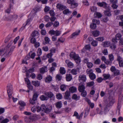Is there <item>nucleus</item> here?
Instances as JSON below:
<instances>
[{"label":"nucleus","mask_w":123,"mask_h":123,"mask_svg":"<svg viewBox=\"0 0 123 123\" xmlns=\"http://www.w3.org/2000/svg\"><path fill=\"white\" fill-rule=\"evenodd\" d=\"M15 46H11V44L9 43L6 47L2 48H0V56L2 55L4 57L2 58L1 61L2 62H4L6 58L10 56L11 55Z\"/></svg>","instance_id":"1"},{"label":"nucleus","mask_w":123,"mask_h":123,"mask_svg":"<svg viewBox=\"0 0 123 123\" xmlns=\"http://www.w3.org/2000/svg\"><path fill=\"white\" fill-rule=\"evenodd\" d=\"M70 56L74 59L77 63H78L80 62V58L78 55L76 54L74 52H72L70 54Z\"/></svg>","instance_id":"2"},{"label":"nucleus","mask_w":123,"mask_h":123,"mask_svg":"<svg viewBox=\"0 0 123 123\" xmlns=\"http://www.w3.org/2000/svg\"><path fill=\"white\" fill-rule=\"evenodd\" d=\"M42 109H43V111L45 113L48 114L50 113L52 109V107L50 105L45 106L44 105V106H42Z\"/></svg>","instance_id":"3"},{"label":"nucleus","mask_w":123,"mask_h":123,"mask_svg":"<svg viewBox=\"0 0 123 123\" xmlns=\"http://www.w3.org/2000/svg\"><path fill=\"white\" fill-rule=\"evenodd\" d=\"M7 92L8 94L9 99L11 97V95L12 93L13 89L12 85L11 84H8L7 86Z\"/></svg>","instance_id":"4"},{"label":"nucleus","mask_w":123,"mask_h":123,"mask_svg":"<svg viewBox=\"0 0 123 123\" xmlns=\"http://www.w3.org/2000/svg\"><path fill=\"white\" fill-rule=\"evenodd\" d=\"M67 3L71 5V6L74 8L77 7L78 5V3L75 2L74 0H68Z\"/></svg>","instance_id":"5"},{"label":"nucleus","mask_w":123,"mask_h":123,"mask_svg":"<svg viewBox=\"0 0 123 123\" xmlns=\"http://www.w3.org/2000/svg\"><path fill=\"white\" fill-rule=\"evenodd\" d=\"M122 35L120 33L117 34L115 36V38H113L112 39V41L114 43H116L120 39Z\"/></svg>","instance_id":"6"},{"label":"nucleus","mask_w":123,"mask_h":123,"mask_svg":"<svg viewBox=\"0 0 123 123\" xmlns=\"http://www.w3.org/2000/svg\"><path fill=\"white\" fill-rule=\"evenodd\" d=\"M97 4L100 7H103L105 8H107L108 5L105 2L103 1L101 2H98L97 3Z\"/></svg>","instance_id":"7"},{"label":"nucleus","mask_w":123,"mask_h":123,"mask_svg":"<svg viewBox=\"0 0 123 123\" xmlns=\"http://www.w3.org/2000/svg\"><path fill=\"white\" fill-rule=\"evenodd\" d=\"M64 97L66 99L68 100H70L71 99V98L70 92L68 91H66L65 93Z\"/></svg>","instance_id":"8"},{"label":"nucleus","mask_w":123,"mask_h":123,"mask_svg":"<svg viewBox=\"0 0 123 123\" xmlns=\"http://www.w3.org/2000/svg\"><path fill=\"white\" fill-rule=\"evenodd\" d=\"M86 77L85 75H80L79 77V80L81 82H84L86 81Z\"/></svg>","instance_id":"9"},{"label":"nucleus","mask_w":123,"mask_h":123,"mask_svg":"<svg viewBox=\"0 0 123 123\" xmlns=\"http://www.w3.org/2000/svg\"><path fill=\"white\" fill-rule=\"evenodd\" d=\"M115 100L112 98H109L108 101L107 105L111 107L115 103Z\"/></svg>","instance_id":"10"},{"label":"nucleus","mask_w":123,"mask_h":123,"mask_svg":"<svg viewBox=\"0 0 123 123\" xmlns=\"http://www.w3.org/2000/svg\"><path fill=\"white\" fill-rule=\"evenodd\" d=\"M56 7L57 8L62 10H63L67 8L66 6H63V5L60 3H58L57 4Z\"/></svg>","instance_id":"11"},{"label":"nucleus","mask_w":123,"mask_h":123,"mask_svg":"<svg viewBox=\"0 0 123 123\" xmlns=\"http://www.w3.org/2000/svg\"><path fill=\"white\" fill-rule=\"evenodd\" d=\"M111 107L107 104L106 105L104 108V114H106L109 111Z\"/></svg>","instance_id":"12"},{"label":"nucleus","mask_w":123,"mask_h":123,"mask_svg":"<svg viewBox=\"0 0 123 123\" xmlns=\"http://www.w3.org/2000/svg\"><path fill=\"white\" fill-rule=\"evenodd\" d=\"M69 92L73 93L77 91V88L74 86H72L69 88Z\"/></svg>","instance_id":"13"},{"label":"nucleus","mask_w":123,"mask_h":123,"mask_svg":"<svg viewBox=\"0 0 123 123\" xmlns=\"http://www.w3.org/2000/svg\"><path fill=\"white\" fill-rule=\"evenodd\" d=\"M18 103L19 105L21 106L19 107V108L21 110H22L23 108V107L25 106L26 104L24 101H20L18 102Z\"/></svg>","instance_id":"14"},{"label":"nucleus","mask_w":123,"mask_h":123,"mask_svg":"<svg viewBox=\"0 0 123 123\" xmlns=\"http://www.w3.org/2000/svg\"><path fill=\"white\" fill-rule=\"evenodd\" d=\"M110 42L109 41H105L102 43V45L104 47H108L110 45Z\"/></svg>","instance_id":"15"},{"label":"nucleus","mask_w":123,"mask_h":123,"mask_svg":"<svg viewBox=\"0 0 123 123\" xmlns=\"http://www.w3.org/2000/svg\"><path fill=\"white\" fill-rule=\"evenodd\" d=\"M65 62L67 64L68 67L70 68H72L73 67L74 64L68 60H66Z\"/></svg>","instance_id":"16"},{"label":"nucleus","mask_w":123,"mask_h":123,"mask_svg":"<svg viewBox=\"0 0 123 123\" xmlns=\"http://www.w3.org/2000/svg\"><path fill=\"white\" fill-rule=\"evenodd\" d=\"M33 119L32 117L30 116L29 118L26 117L25 119V122L27 123H30V122Z\"/></svg>","instance_id":"17"},{"label":"nucleus","mask_w":123,"mask_h":123,"mask_svg":"<svg viewBox=\"0 0 123 123\" xmlns=\"http://www.w3.org/2000/svg\"><path fill=\"white\" fill-rule=\"evenodd\" d=\"M47 70V68L46 67H43L40 69V72L41 74H44Z\"/></svg>","instance_id":"18"},{"label":"nucleus","mask_w":123,"mask_h":123,"mask_svg":"<svg viewBox=\"0 0 123 123\" xmlns=\"http://www.w3.org/2000/svg\"><path fill=\"white\" fill-rule=\"evenodd\" d=\"M4 20L6 21H10L12 20V16L11 15H10L4 18Z\"/></svg>","instance_id":"19"},{"label":"nucleus","mask_w":123,"mask_h":123,"mask_svg":"<svg viewBox=\"0 0 123 123\" xmlns=\"http://www.w3.org/2000/svg\"><path fill=\"white\" fill-rule=\"evenodd\" d=\"M44 94L45 95L47 96L49 98H52L54 96L53 94L50 92L45 93Z\"/></svg>","instance_id":"20"},{"label":"nucleus","mask_w":123,"mask_h":123,"mask_svg":"<svg viewBox=\"0 0 123 123\" xmlns=\"http://www.w3.org/2000/svg\"><path fill=\"white\" fill-rule=\"evenodd\" d=\"M63 13L65 15H68L72 13V12L70 11L68 9H66L63 11Z\"/></svg>","instance_id":"21"},{"label":"nucleus","mask_w":123,"mask_h":123,"mask_svg":"<svg viewBox=\"0 0 123 123\" xmlns=\"http://www.w3.org/2000/svg\"><path fill=\"white\" fill-rule=\"evenodd\" d=\"M85 87L82 84L79 86L78 87V90L80 92H82V91H85Z\"/></svg>","instance_id":"22"},{"label":"nucleus","mask_w":123,"mask_h":123,"mask_svg":"<svg viewBox=\"0 0 123 123\" xmlns=\"http://www.w3.org/2000/svg\"><path fill=\"white\" fill-rule=\"evenodd\" d=\"M32 84L36 86H38L40 85V82L38 81H32Z\"/></svg>","instance_id":"23"},{"label":"nucleus","mask_w":123,"mask_h":123,"mask_svg":"<svg viewBox=\"0 0 123 123\" xmlns=\"http://www.w3.org/2000/svg\"><path fill=\"white\" fill-rule=\"evenodd\" d=\"M56 107L58 108H61L62 106V104L61 101L57 102L55 104Z\"/></svg>","instance_id":"24"},{"label":"nucleus","mask_w":123,"mask_h":123,"mask_svg":"<svg viewBox=\"0 0 123 123\" xmlns=\"http://www.w3.org/2000/svg\"><path fill=\"white\" fill-rule=\"evenodd\" d=\"M92 33L94 36L96 37L99 35V31L96 30L93 31L92 32Z\"/></svg>","instance_id":"25"},{"label":"nucleus","mask_w":123,"mask_h":123,"mask_svg":"<svg viewBox=\"0 0 123 123\" xmlns=\"http://www.w3.org/2000/svg\"><path fill=\"white\" fill-rule=\"evenodd\" d=\"M72 79V76L70 74H67L66 75V79L67 81H70Z\"/></svg>","instance_id":"26"},{"label":"nucleus","mask_w":123,"mask_h":123,"mask_svg":"<svg viewBox=\"0 0 123 123\" xmlns=\"http://www.w3.org/2000/svg\"><path fill=\"white\" fill-rule=\"evenodd\" d=\"M94 16L95 17L100 18L102 17V15L100 13L96 12L94 13Z\"/></svg>","instance_id":"27"},{"label":"nucleus","mask_w":123,"mask_h":123,"mask_svg":"<svg viewBox=\"0 0 123 123\" xmlns=\"http://www.w3.org/2000/svg\"><path fill=\"white\" fill-rule=\"evenodd\" d=\"M52 78L50 75L48 76L46 78L45 81L46 82H49L52 80Z\"/></svg>","instance_id":"28"},{"label":"nucleus","mask_w":123,"mask_h":123,"mask_svg":"<svg viewBox=\"0 0 123 123\" xmlns=\"http://www.w3.org/2000/svg\"><path fill=\"white\" fill-rule=\"evenodd\" d=\"M67 86L63 84L61 85L60 87V88L61 90L63 91L65 90Z\"/></svg>","instance_id":"29"},{"label":"nucleus","mask_w":123,"mask_h":123,"mask_svg":"<svg viewBox=\"0 0 123 123\" xmlns=\"http://www.w3.org/2000/svg\"><path fill=\"white\" fill-rule=\"evenodd\" d=\"M103 75L104 77V80H106L108 79L110 77V75L109 74H103Z\"/></svg>","instance_id":"30"},{"label":"nucleus","mask_w":123,"mask_h":123,"mask_svg":"<svg viewBox=\"0 0 123 123\" xmlns=\"http://www.w3.org/2000/svg\"><path fill=\"white\" fill-rule=\"evenodd\" d=\"M89 76L90 79L92 80L94 79L96 77L95 75L93 73L89 75Z\"/></svg>","instance_id":"31"},{"label":"nucleus","mask_w":123,"mask_h":123,"mask_svg":"<svg viewBox=\"0 0 123 123\" xmlns=\"http://www.w3.org/2000/svg\"><path fill=\"white\" fill-rule=\"evenodd\" d=\"M60 73L62 74H64L66 73V71L64 68L63 67H61L60 69Z\"/></svg>","instance_id":"32"},{"label":"nucleus","mask_w":123,"mask_h":123,"mask_svg":"<svg viewBox=\"0 0 123 123\" xmlns=\"http://www.w3.org/2000/svg\"><path fill=\"white\" fill-rule=\"evenodd\" d=\"M44 40L45 41V44H48L49 43L50 40L49 38L47 37H45L44 38Z\"/></svg>","instance_id":"33"},{"label":"nucleus","mask_w":123,"mask_h":123,"mask_svg":"<svg viewBox=\"0 0 123 123\" xmlns=\"http://www.w3.org/2000/svg\"><path fill=\"white\" fill-rule=\"evenodd\" d=\"M38 34L39 32L37 31H35L33 32L31 34V36L33 37H35L38 36Z\"/></svg>","instance_id":"34"},{"label":"nucleus","mask_w":123,"mask_h":123,"mask_svg":"<svg viewBox=\"0 0 123 123\" xmlns=\"http://www.w3.org/2000/svg\"><path fill=\"white\" fill-rule=\"evenodd\" d=\"M92 23L98 25L100 23V22L99 20L98 19H94L92 20Z\"/></svg>","instance_id":"35"},{"label":"nucleus","mask_w":123,"mask_h":123,"mask_svg":"<svg viewBox=\"0 0 123 123\" xmlns=\"http://www.w3.org/2000/svg\"><path fill=\"white\" fill-rule=\"evenodd\" d=\"M79 98L77 96V95L75 94H73L72 97V99L74 100H78Z\"/></svg>","instance_id":"36"},{"label":"nucleus","mask_w":123,"mask_h":123,"mask_svg":"<svg viewBox=\"0 0 123 123\" xmlns=\"http://www.w3.org/2000/svg\"><path fill=\"white\" fill-rule=\"evenodd\" d=\"M40 98L42 100H46L48 99V98L47 97H45L43 95L41 96L40 97Z\"/></svg>","instance_id":"37"},{"label":"nucleus","mask_w":123,"mask_h":123,"mask_svg":"<svg viewBox=\"0 0 123 123\" xmlns=\"http://www.w3.org/2000/svg\"><path fill=\"white\" fill-rule=\"evenodd\" d=\"M13 37L11 34L9 35V36L6 37L5 40V43H7L11 38H12Z\"/></svg>","instance_id":"38"},{"label":"nucleus","mask_w":123,"mask_h":123,"mask_svg":"<svg viewBox=\"0 0 123 123\" xmlns=\"http://www.w3.org/2000/svg\"><path fill=\"white\" fill-rule=\"evenodd\" d=\"M113 73L114 75L115 76L119 75L120 74L119 71L117 69H116Z\"/></svg>","instance_id":"39"},{"label":"nucleus","mask_w":123,"mask_h":123,"mask_svg":"<svg viewBox=\"0 0 123 123\" xmlns=\"http://www.w3.org/2000/svg\"><path fill=\"white\" fill-rule=\"evenodd\" d=\"M94 84V82L92 81L87 83L86 86H87L90 87L93 86Z\"/></svg>","instance_id":"40"},{"label":"nucleus","mask_w":123,"mask_h":123,"mask_svg":"<svg viewBox=\"0 0 123 123\" xmlns=\"http://www.w3.org/2000/svg\"><path fill=\"white\" fill-rule=\"evenodd\" d=\"M105 15L110 16L111 15V12L109 10L105 11Z\"/></svg>","instance_id":"41"},{"label":"nucleus","mask_w":123,"mask_h":123,"mask_svg":"<svg viewBox=\"0 0 123 123\" xmlns=\"http://www.w3.org/2000/svg\"><path fill=\"white\" fill-rule=\"evenodd\" d=\"M91 44L92 46L94 47L96 46L97 45L98 42L96 40H93Z\"/></svg>","instance_id":"42"},{"label":"nucleus","mask_w":123,"mask_h":123,"mask_svg":"<svg viewBox=\"0 0 123 123\" xmlns=\"http://www.w3.org/2000/svg\"><path fill=\"white\" fill-rule=\"evenodd\" d=\"M80 31L79 30L78 31H76L73 33L72 35V36L73 37L77 36L79 34Z\"/></svg>","instance_id":"43"},{"label":"nucleus","mask_w":123,"mask_h":123,"mask_svg":"<svg viewBox=\"0 0 123 123\" xmlns=\"http://www.w3.org/2000/svg\"><path fill=\"white\" fill-rule=\"evenodd\" d=\"M90 10L92 12H96L97 10V8L95 7L92 6L90 8Z\"/></svg>","instance_id":"44"},{"label":"nucleus","mask_w":123,"mask_h":123,"mask_svg":"<svg viewBox=\"0 0 123 123\" xmlns=\"http://www.w3.org/2000/svg\"><path fill=\"white\" fill-rule=\"evenodd\" d=\"M56 96V98L58 99H61L62 97V95L60 93L57 94Z\"/></svg>","instance_id":"45"},{"label":"nucleus","mask_w":123,"mask_h":123,"mask_svg":"<svg viewBox=\"0 0 123 123\" xmlns=\"http://www.w3.org/2000/svg\"><path fill=\"white\" fill-rule=\"evenodd\" d=\"M77 69H74L71 70V73L73 74L76 75L77 74Z\"/></svg>","instance_id":"46"},{"label":"nucleus","mask_w":123,"mask_h":123,"mask_svg":"<svg viewBox=\"0 0 123 123\" xmlns=\"http://www.w3.org/2000/svg\"><path fill=\"white\" fill-rule=\"evenodd\" d=\"M12 7V5H11V4H10V5L9 8L5 10V12L7 13H10L11 11V9Z\"/></svg>","instance_id":"47"},{"label":"nucleus","mask_w":123,"mask_h":123,"mask_svg":"<svg viewBox=\"0 0 123 123\" xmlns=\"http://www.w3.org/2000/svg\"><path fill=\"white\" fill-rule=\"evenodd\" d=\"M44 105H41V107H37V111L39 112L41 110L43 111V109H42V106H44Z\"/></svg>","instance_id":"48"},{"label":"nucleus","mask_w":123,"mask_h":123,"mask_svg":"<svg viewBox=\"0 0 123 123\" xmlns=\"http://www.w3.org/2000/svg\"><path fill=\"white\" fill-rule=\"evenodd\" d=\"M90 27L92 29H95L96 28V24H95L93 23L90 25Z\"/></svg>","instance_id":"49"},{"label":"nucleus","mask_w":123,"mask_h":123,"mask_svg":"<svg viewBox=\"0 0 123 123\" xmlns=\"http://www.w3.org/2000/svg\"><path fill=\"white\" fill-rule=\"evenodd\" d=\"M87 67L89 68H91L93 66V64L91 62H89L87 64Z\"/></svg>","instance_id":"50"},{"label":"nucleus","mask_w":123,"mask_h":123,"mask_svg":"<svg viewBox=\"0 0 123 123\" xmlns=\"http://www.w3.org/2000/svg\"><path fill=\"white\" fill-rule=\"evenodd\" d=\"M42 52L41 49L39 48L38 49V50L37 52V55L38 56H40L42 54Z\"/></svg>","instance_id":"51"},{"label":"nucleus","mask_w":123,"mask_h":123,"mask_svg":"<svg viewBox=\"0 0 123 123\" xmlns=\"http://www.w3.org/2000/svg\"><path fill=\"white\" fill-rule=\"evenodd\" d=\"M36 42V40L35 38H32L30 40L31 43L33 44H34Z\"/></svg>","instance_id":"52"},{"label":"nucleus","mask_w":123,"mask_h":123,"mask_svg":"<svg viewBox=\"0 0 123 123\" xmlns=\"http://www.w3.org/2000/svg\"><path fill=\"white\" fill-rule=\"evenodd\" d=\"M53 25L54 27H57L59 25V23L58 21H56L53 23Z\"/></svg>","instance_id":"53"},{"label":"nucleus","mask_w":123,"mask_h":123,"mask_svg":"<svg viewBox=\"0 0 123 123\" xmlns=\"http://www.w3.org/2000/svg\"><path fill=\"white\" fill-rule=\"evenodd\" d=\"M96 39L98 41L100 42H102L104 40V38L102 37H98L96 38Z\"/></svg>","instance_id":"54"},{"label":"nucleus","mask_w":123,"mask_h":123,"mask_svg":"<svg viewBox=\"0 0 123 123\" xmlns=\"http://www.w3.org/2000/svg\"><path fill=\"white\" fill-rule=\"evenodd\" d=\"M53 24V23L51 22H49L45 25V26L46 27H49L52 25Z\"/></svg>","instance_id":"55"},{"label":"nucleus","mask_w":123,"mask_h":123,"mask_svg":"<svg viewBox=\"0 0 123 123\" xmlns=\"http://www.w3.org/2000/svg\"><path fill=\"white\" fill-rule=\"evenodd\" d=\"M38 96V95L36 93H35L32 99H33V100H36L37 99Z\"/></svg>","instance_id":"56"},{"label":"nucleus","mask_w":123,"mask_h":123,"mask_svg":"<svg viewBox=\"0 0 123 123\" xmlns=\"http://www.w3.org/2000/svg\"><path fill=\"white\" fill-rule=\"evenodd\" d=\"M86 73L90 75L91 74H92V69H87L86 71Z\"/></svg>","instance_id":"57"},{"label":"nucleus","mask_w":123,"mask_h":123,"mask_svg":"<svg viewBox=\"0 0 123 123\" xmlns=\"http://www.w3.org/2000/svg\"><path fill=\"white\" fill-rule=\"evenodd\" d=\"M117 60L119 62L123 61V60L122 58L120 56L118 55L117 56Z\"/></svg>","instance_id":"58"},{"label":"nucleus","mask_w":123,"mask_h":123,"mask_svg":"<svg viewBox=\"0 0 123 123\" xmlns=\"http://www.w3.org/2000/svg\"><path fill=\"white\" fill-rule=\"evenodd\" d=\"M55 31H54L53 30L49 31V34L52 35H55Z\"/></svg>","instance_id":"59"},{"label":"nucleus","mask_w":123,"mask_h":123,"mask_svg":"<svg viewBox=\"0 0 123 123\" xmlns=\"http://www.w3.org/2000/svg\"><path fill=\"white\" fill-rule=\"evenodd\" d=\"M99 93H98L96 95V94L93 97V99L95 101H96L98 97Z\"/></svg>","instance_id":"60"},{"label":"nucleus","mask_w":123,"mask_h":123,"mask_svg":"<svg viewBox=\"0 0 123 123\" xmlns=\"http://www.w3.org/2000/svg\"><path fill=\"white\" fill-rule=\"evenodd\" d=\"M109 58L110 60L112 61L114 60V56L112 54L109 55Z\"/></svg>","instance_id":"61"},{"label":"nucleus","mask_w":123,"mask_h":123,"mask_svg":"<svg viewBox=\"0 0 123 123\" xmlns=\"http://www.w3.org/2000/svg\"><path fill=\"white\" fill-rule=\"evenodd\" d=\"M37 78L38 80H40L42 79L43 77L41 74H39L37 75Z\"/></svg>","instance_id":"62"},{"label":"nucleus","mask_w":123,"mask_h":123,"mask_svg":"<svg viewBox=\"0 0 123 123\" xmlns=\"http://www.w3.org/2000/svg\"><path fill=\"white\" fill-rule=\"evenodd\" d=\"M9 120L7 118H6L3 120L1 122V123H7L9 121Z\"/></svg>","instance_id":"63"},{"label":"nucleus","mask_w":123,"mask_h":123,"mask_svg":"<svg viewBox=\"0 0 123 123\" xmlns=\"http://www.w3.org/2000/svg\"><path fill=\"white\" fill-rule=\"evenodd\" d=\"M117 69L114 66H112L110 68L111 71L113 72H114Z\"/></svg>","instance_id":"64"}]
</instances>
